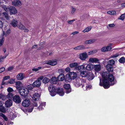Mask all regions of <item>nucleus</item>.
<instances>
[{
    "label": "nucleus",
    "mask_w": 125,
    "mask_h": 125,
    "mask_svg": "<svg viewBox=\"0 0 125 125\" xmlns=\"http://www.w3.org/2000/svg\"><path fill=\"white\" fill-rule=\"evenodd\" d=\"M3 27V24L2 21L0 20V28H2Z\"/></svg>",
    "instance_id": "58"
},
{
    "label": "nucleus",
    "mask_w": 125,
    "mask_h": 125,
    "mask_svg": "<svg viewBox=\"0 0 125 125\" xmlns=\"http://www.w3.org/2000/svg\"><path fill=\"white\" fill-rule=\"evenodd\" d=\"M75 21V20L68 21H67V22L69 24H72L73 23V22Z\"/></svg>",
    "instance_id": "55"
},
{
    "label": "nucleus",
    "mask_w": 125,
    "mask_h": 125,
    "mask_svg": "<svg viewBox=\"0 0 125 125\" xmlns=\"http://www.w3.org/2000/svg\"><path fill=\"white\" fill-rule=\"evenodd\" d=\"M2 7L4 10L6 12L9 11V8L8 6L4 5Z\"/></svg>",
    "instance_id": "40"
},
{
    "label": "nucleus",
    "mask_w": 125,
    "mask_h": 125,
    "mask_svg": "<svg viewBox=\"0 0 125 125\" xmlns=\"http://www.w3.org/2000/svg\"><path fill=\"white\" fill-rule=\"evenodd\" d=\"M115 26V25L114 24H110L108 25L107 26V27L108 29L110 30L114 27Z\"/></svg>",
    "instance_id": "35"
},
{
    "label": "nucleus",
    "mask_w": 125,
    "mask_h": 125,
    "mask_svg": "<svg viewBox=\"0 0 125 125\" xmlns=\"http://www.w3.org/2000/svg\"><path fill=\"white\" fill-rule=\"evenodd\" d=\"M85 69V64L83 63L81 65H78L76 70H78L79 72H81L84 70Z\"/></svg>",
    "instance_id": "14"
},
{
    "label": "nucleus",
    "mask_w": 125,
    "mask_h": 125,
    "mask_svg": "<svg viewBox=\"0 0 125 125\" xmlns=\"http://www.w3.org/2000/svg\"><path fill=\"white\" fill-rule=\"evenodd\" d=\"M10 77L9 76H5L4 77L3 80V81H5L10 79Z\"/></svg>",
    "instance_id": "53"
},
{
    "label": "nucleus",
    "mask_w": 125,
    "mask_h": 125,
    "mask_svg": "<svg viewBox=\"0 0 125 125\" xmlns=\"http://www.w3.org/2000/svg\"><path fill=\"white\" fill-rule=\"evenodd\" d=\"M30 104V101L27 99L24 100L22 103V105L25 107L28 106Z\"/></svg>",
    "instance_id": "16"
},
{
    "label": "nucleus",
    "mask_w": 125,
    "mask_h": 125,
    "mask_svg": "<svg viewBox=\"0 0 125 125\" xmlns=\"http://www.w3.org/2000/svg\"><path fill=\"white\" fill-rule=\"evenodd\" d=\"M97 52V50H91L89 52H88L87 54L88 55H90L92 54H93L96 53Z\"/></svg>",
    "instance_id": "33"
},
{
    "label": "nucleus",
    "mask_w": 125,
    "mask_h": 125,
    "mask_svg": "<svg viewBox=\"0 0 125 125\" xmlns=\"http://www.w3.org/2000/svg\"><path fill=\"white\" fill-rule=\"evenodd\" d=\"M86 77L89 80H92L94 78L93 75L92 73L89 72L87 73Z\"/></svg>",
    "instance_id": "22"
},
{
    "label": "nucleus",
    "mask_w": 125,
    "mask_h": 125,
    "mask_svg": "<svg viewBox=\"0 0 125 125\" xmlns=\"http://www.w3.org/2000/svg\"><path fill=\"white\" fill-rule=\"evenodd\" d=\"M64 88L66 89V92L68 93L71 91V89L70 88V85L69 84H65L64 86Z\"/></svg>",
    "instance_id": "19"
},
{
    "label": "nucleus",
    "mask_w": 125,
    "mask_h": 125,
    "mask_svg": "<svg viewBox=\"0 0 125 125\" xmlns=\"http://www.w3.org/2000/svg\"><path fill=\"white\" fill-rule=\"evenodd\" d=\"M119 55L118 53H116L114 55H112L110 57V58H116L117 57H118L119 56Z\"/></svg>",
    "instance_id": "48"
},
{
    "label": "nucleus",
    "mask_w": 125,
    "mask_h": 125,
    "mask_svg": "<svg viewBox=\"0 0 125 125\" xmlns=\"http://www.w3.org/2000/svg\"><path fill=\"white\" fill-rule=\"evenodd\" d=\"M42 104H40V106L38 107V108L39 110H42L43 109V108L42 107Z\"/></svg>",
    "instance_id": "60"
},
{
    "label": "nucleus",
    "mask_w": 125,
    "mask_h": 125,
    "mask_svg": "<svg viewBox=\"0 0 125 125\" xmlns=\"http://www.w3.org/2000/svg\"><path fill=\"white\" fill-rule=\"evenodd\" d=\"M92 28V27L91 26L88 27L83 30V32L84 33L88 32L91 30Z\"/></svg>",
    "instance_id": "34"
},
{
    "label": "nucleus",
    "mask_w": 125,
    "mask_h": 125,
    "mask_svg": "<svg viewBox=\"0 0 125 125\" xmlns=\"http://www.w3.org/2000/svg\"><path fill=\"white\" fill-rule=\"evenodd\" d=\"M0 111L3 113H5L6 112V110L5 107H0Z\"/></svg>",
    "instance_id": "47"
},
{
    "label": "nucleus",
    "mask_w": 125,
    "mask_h": 125,
    "mask_svg": "<svg viewBox=\"0 0 125 125\" xmlns=\"http://www.w3.org/2000/svg\"><path fill=\"white\" fill-rule=\"evenodd\" d=\"M119 61L121 63H124L125 62V58L124 57H122L120 59Z\"/></svg>",
    "instance_id": "44"
},
{
    "label": "nucleus",
    "mask_w": 125,
    "mask_h": 125,
    "mask_svg": "<svg viewBox=\"0 0 125 125\" xmlns=\"http://www.w3.org/2000/svg\"><path fill=\"white\" fill-rule=\"evenodd\" d=\"M78 57L81 60L85 61L88 58V56L86 52H84L80 54Z\"/></svg>",
    "instance_id": "5"
},
{
    "label": "nucleus",
    "mask_w": 125,
    "mask_h": 125,
    "mask_svg": "<svg viewBox=\"0 0 125 125\" xmlns=\"http://www.w3.org/2000/svg\"><path fill=\"white\" fill-rule=\"evenodd\" d=\"M108 14L111 15H115L116 14V12L114 11H110L107 12Z\"/></svg>",
    "instance_id": "41"
},
{
    "label": "nucleus",
    "mask_w": 125,
    "mask_h": 125,
    "mask_svg": "<svg viewBox=\"0 0 125 125\" xmlns=\"http://www.w3.org/2000/svg\"><path fill=\"white\" fill-rule=\"evenodd\" d=\"M78 33V31H75L72 33V34H73V35H75L76 34H77Z\"/></svg>",
    "instance_id": "63"
},
{
    "label": "nucleus",
    "mask_w": 125,
    "mask_h": 125,
    "mask_svg": "<svg viewBox=\"0 0 125 125\" xmlns=\"http://www.w3.org/2000/svg\"><path fill=\"white\" fill-rule=\"evenodd\" d=\"M13 100L17 103H19L21 101L20 97L18 95H15L13 97Z\"/></svg>",
    "instance_id": "11"
},
{
    "label": "nucleus",
    "mask_w": 125,
    "mask_h": 125,
    "mask_svg": "<svg viewBox=\"0 0 125 125\" xmlns=\"http://www.w3.org/2000/svg\"><path fill=\"white\" fill-rule=\"evenodd\" d=\"M42 80V83L45 84L48 83L50 81V79L46 77H45L44 78L43 77Z\"/></svg>",
    "instance_id": "31"
},
{
    "label": "nucleus",
    "mask_w": 125,
    "mask_h": 125,
    "mask_svg": "<svg viewBox=\"0 0 125 125\" xmlns=\"http://www.w3.org/2000/svg\"><path fill=\"white\" fill-rule=\"evenodd\" d=\"M121 6L123 7H125V3L122 4L121 5Z\"/></svg>",
    "instance_id": "64"
},
{
    "label": "nucleus",
    "mask_w": 125,
    "mask_h": 125,
    "mask_svg": "<svg viewBox=\"0 0 125 125\" xmlns=\"http://www.w3.org/2000/svg\"><path fill=\"white\" fill-rule=\"evenodd\" d=\"M40 97V94L37 93L35 94H33L32 96V98L35 101L38 100Z\"/></svg>",
    "instance_id": "20"
},
{
    "label": "nucleus",
    "mask_w": 125,
    "mask_h": 125,
    "mask_svg": "<svg viewBox=\"0 0 125 125\" xmlns=\"http://www.w3.org/2000/svg\"><path fill=\"white\" fill-rule=\"evenodd\" d=\"M13 96V94L11 93H9L7 95V97L9 99H11Z\"/></svg>",
    "instance_id": "45"
},
{
    "label": "nucleus",
    "mask_w": 125,
    "mask_h": 125,
    "mask_svg": "<svg viewBox=\"0 0 125 125\" xmlns=\"http://www.w3.org/2000/svg\"><path fill=\"white\" fill-rule=\"evenodd\" d=\"M69 77L71 79H75L77 76V74L74 72H72L70 73L69 75H68Z\"/></svg>",
    "instance_id": "18"
},
{
    "label": "nucleus",
    "mask_w": 125,
    "mask_h": 125,
    "mask_svg": "<svg viewBox=\"0 0 125 125\" xmlns=\"http://www.w3.org/2000/svg\"><path fill=\"white\" fill-rule=\"evenodd\" d=\"M7 91L9 93L13 92V89L10 87H9L7 88Z\"/></svg>",
    "instance_id": "54"
},
{
    "label": "nucleus",
    "mask_w": 125,
    "mask_h": 125,
    "mask_svg": "<svg viewBox=\"0 0 125 125\" xmlns=\"http://www.w3.org/2000/svg\"><path fill=\"white\" fill-rule=\"evenodd\" d=\"M85 48L83 45H80L76 47L73 48L75 50H82L84 49Z\"/></svg>",
    "instance_id": "29"
},
{
    "label": "nucleus",
    "mask_w": 125,
    "mask_h": 125,
    "mask_svg": "<svg viewBox=\"0 0 125 125\" xmlns=\"http://www.w3.org/2000/svg\"><path fill=\"white\" fill-rule=\"evenodd\" d=\"M12 104V101L10 99L7 100L5 103V106L7 108L11 107Z\"/></svg>",
    "instance_id": "10"
},
{
    "label": "nucleus",
    "mask_w": 125,
    "mask_h": 125,
    "mask_svg": "<svg viewBox=\"0 0 125 125\" xmlns=\"http://www.w3.org/2000/svg\"><path fill=\"white\" fill-rule=\"evenodd\" d=\"M9 10L11 14H15L17 13V11L14 7L12 6L10 7L9 8Z\"/></svg>",
    "instance_id": "9"
},
{
    "label": "nucleus",
    "mask_w": 125,
    "mask_h": 125,
    "mask_svg": "<svg viewBox=\"0 0 125 125\" xmlns=\"http://www.w3.org/2000/svg\"><path fill=\"white\" fill-rule=\"evenodd\" d=\"M4 81H3V80L2 82L1 83V85H5V84H8V82H5Z\"/></svg>",
    "instance_id": "59"
},
{
    "label": "nucleus",
    "mask_w": 125,
    "mask_h": 125,
    "mask_svg": "<svg viewBox=\"0 0 125 125\" xmlns=\"http://www.w3.org/2000/svg\"><path fill=\"white\" fill-rule=\"evenodd\" d=\"M106 68L107 70L109 72H112L113 70V66L109 64H107L106 65Z\"/></svg>",
    "instance_id": "30"
},
{
    "label": "nucleus",
    "mask_w": 125,
    "mask_h": 125,
    "mask_svg": "<svg viewBox=\"0 0 125 125\" xmlns=\"http://www.w3.org/2000/svg\"><path fill=\"white\" fill-rule=\"evenodd\" d=\"M17 26L20 29L22 30H24L25 32H28L29 31L28 29H26L25 27L22 24H19Z\"/></svg>",
    "instance_id": "17"
},
{
    "label": "nucleus",
    "mask_w": 125,
    "mask_h": 125,
    "mask_svg": "<svg viewBox=\"0 0 125 125\" xmlns=\"http://www.w3.org/2000/svg\"><path fill=\"white\" fill-rule=\"evenodd\" d=\"M2 100H4L6 99L7 98H8L7 97V95L6 96L2 94V96L1 97Z\"/></svg>",
    "instance_id": "50"
},
{
    "label": "nucleus",
    "mask_w": 125,
    "mask_h": 125,
    "mask_svg": "<svg viewBox=\"0 0 125 125\" xmlns=\"http://www.w3.org/2000/svg\"><path fill=\"white\" fill-rule=\"evenodd\" d=\"M65 70L67 72H69L70 71V69L69 67H67L65 69Z\"/></svg>",
    "instance_id": "57"
},
{
    "label": "nucleus",
    "mask_w": 125,
    "mask_h": 125,
    "mask_svg": "<svg viewBox=\"0 0 125 125\" xmlns=\"http://www.w3.org/2000/svg\"><path fill=\"white\" fill-rule=\"evenodd\" d=\"M43 78V76H41L38 78L32 84H29L25 86H23L20 89V92L21 95L25 96L28 94L29 92L32 90L34 87H39L41 85L42 83L41 81Z\"/></svg>",
    "instance_id": "1"
},
{
    "label": "nucleus",
    "mask_w": 125,
    "mask_h": 125,
    "mask_svg": "<svg viewBox=\"0 0 125 125\" xmlns=\"http://www.w3.org/2000/svg\"><path fill=\"white\" fill-rule=\"evenodd\" d=\"M125 13L122 14L118 18V19L122 20H123L125 19Z\"/></svg>",
    "instance_id": "43"
},
{
    "label": "nucleus",
    "mask_w": 125,
    "mask_h": 125,
    "mask_svg": "<svg viewBox=\"0 0 125 125\" xmlns=\"http://www.w3.org/2000/svg\"><path fill=\"white\" fill-rule=\"evenodd\" d=\"M15 80L13 79H10L9 81L8 82V83H9L11 84H13L14 83Z\"/></svg>",
    "instance_id": "49"
},
{
    "label": "nucleus",
    "mask_w": 125,
    "mask_h": 125,
    "mask_svg": "<svg viewBox=\"0 0 125 125\" xmlns=\"http://www.w3.org/2000/svg\"><path fill=\"white\" fill-rule=\"evenodd\" d=\"M16 85L18 87H19L22 85V84L20 81H18L16 83Z\"/></svg>",
    "instance_id": "38"
},
{
    "label": "nucleus",
    "mask_w": 125,
    "mask_h": 125,
    "mask_svg": "<svg viewBox=\"0 0 125 125\" xmlns=\"http://www.w3.org/2000/svg\"><path fill=\"white\" fill-rule=\"evenodd\" d=\"M42 67H39L38 68H34L32 69V70L33 71H35V72L38 71Z\"/></svg>",
    "instance_id": "51"
},
{
    "label": "nucleus",
    "mask_w": 125,
    "mask_h": 125,
    "mask_svg": "<svg viewBox=\"0 0 125 125\" xmlns=\"http://www.w3.org/2000/svg\"><path fill=\"white\" fill-rule=\"evenodd\" d=\"M5 68L3 67H2L0 68V73H1L5 71Z\"/></svg>",
    "instance_id": "56"
},
{
    "label": "nucleus",
    "mask_w": 125,
    "mask_h": 125,
    "mask_svg": "<svg viewBox=\"0 0 125 125\" xmlns=\"http://www.w3.org/2000/svg\"><path fill=\"white\" fill-rule=\"evenodd\" d=\"M2 16L8 20H9V17L7 13L6 12L3 13Z\"/></svg>",
    "instance_id": "37"
},
{
    "label": "nucleus",
    "mask_w": 125,
    "mask_h": 125,
    "mask_svg": "<svg viewBox=\"0 0 125 125\" xmlns=\"http://www.w3.org/2000/svg\"><path fill=\"white\" fill-rule=\"evenodd\" d=\"M58 80L60 81H63L64 79V75L62 74H61L57 77Z\"/></svg>",
    "instance_id": "26"
},
{
    "label": "nucleus",
    "mask_w": 125,
    "mask_h": 125,
    "mask_svg": "<svg viewBox=\"0 0 125 125\" xmlns=\"http://www.w3.org/2000/svg\"><path fill=\"white\" fill-rule=\"evenodd\" d=\"M93 65L90 63L88 64L86 67L85 66V69L87 70L90 71L93 69Z\"/></svg>",
    "instance_id": "24"
},
{
    "label": "nucleus",
    "mask_w": 125,
    "mask_h": 125,
    "mask_svg": "<svg viewBox=\"0 0 125 125\" xmlns=\"http://www.w3.org/2000/svg\"><path fill=\"white\" fill-rule=\"evenodd\" d=\"M94 69L96 72H98L101 70V66L100 64L95 65L94 66Z\"/></svg>",
    "instance_id": "23"
},
{
    "label": "nucleus",
    "mask_w": 125,
    "mask_h": 125,
    "mask_svg": "<svg viewBox=\"0 0 125 125\" xmlns=\"http://www.w3.org/2000/svg\"><path fill=\"white\" fill-rule=\"evenodd\" d=\"M114 76L111 74H109V75L107 77V82L109 83V87H110V84H109L110 81V82H112L114 80Z\"/></svg>",
    "instance_id": "12"
},
{
    "label": "nucleus",
    "mask_w": 125,
    "mask_h": 125,
    "mask_svg": "<svg viewBox=\"0 0 125 125\" xmlns=\"http://www.w3.org/2000/svg\"><path fill=\"white\" fill-rule=\"evenodd\" d=\"M75 85L77 87L81 86L84 90H89L91 88V86L88 85H86L85 81L84 80H77Z\"/></svg>",
    "instance_id": "4"
},
{
    "label": "nucleus",
    "mask_w": 125,
    "mask_h": 125,
    "mask_svg": "<svg viewBox=\"0 0 125 125\" xmlns=\"http://www.w3.org/2000/svg\"><path fill=\"white\" fill-rule=\"evenodd\" d=\"M76 9L75 8H72V10L71 12V14H73L76 11Z\"/></svg>",
    "instance_id": "52"
},
{
    "label": "nucleus",
    "mask_w": 125,
    "mask_h": 125,
    "mask_svg": "<svg viewBox=\"0 0 125 125\" xmlns=\"http://www.w3.org/2000/svg\"><path fill=\"white\" fill-rule=\"evenodd\" d=\"M0 116L2 117L6 121H7L8 120V119L7 117L3 114H1L0 115Z\"/></svg>",
    "instance_id": "46"
},
{
    "label": "nucleus",
    "mask_w": 125,
    "mask_h": 125,
    "mask_svg": "<svg viewBox=\"0 0 125 125\" xmlns=\"http://www.w3.org/2000/svg\"><path fill=\"white\" fill-rule=\"evenodd\" d=\"M13 67H9L8 68V71H10L13 69Z\"/></svg>",
    "instance_id": "61"
},
{
    "label": "nucleus",
    "mask_w": 125,
    "mask_h": 125,
    "mask_svg": "<svg viewBox=\"0 0 125 125\" xmlns=\"http://www.w3.org/2000/svg\"><path fill=\"white\" fill-rule=\"evenodd\" d=\"M115 61L113 60H111L109 61L108 64H109L113 66V65L115 64Z\"/></svg>",
    "instance_id": "42"
},
{
    "label": "nucleus",
    "mask_w": 125,
    "mask_h": 125,
    "mask_svg": "<svg viewBox=\"0 0 125 125\" xmlns=\"http://www.w3.org/2000/svg\"><path fill=\"white\" fill-rule=\"evenodd\" d=\"M5 39L4 37H2L0 39V47L3 44Z\"/></svg>",
    "instance_id": "39"
},
{
    "label": "nucleus",
    "mask_w": 125,
    "mask_h": 125,
    "mask_svg": "<svg viewBox=\"0 0 125 125\" xmlns=\"http://www.w3.org/2000/svg\"><path fill=\"white\" fill-rule=\"evenodd\" d=\"M25 77L24 74L21 73H19L16 76L17 79L19 80H22Z\"/></svg>",
    "instance_id": "15"
},
{
    "label": "nucleus",
    "mask_w": 125,
    "mask_h": 125,
    "mask_svg": "<svg viewBox=\"0 0 125 125\" xmlns=\"http://www.w3.org/2000/svg\"><path fill=\"white\" fill-rule=\"evenodd\" d=\"M88 72L86 71H82L81 72L80 75L83 77H86Z\"/></svg>",
    "instance_id": "32"
},
{
    "label": "nucleus",
    "mask_w": 125,
    "mask_h": 125,
    "mask_svg": "<svg viewBox=\"0 0 125 125\" xmlns=\"http://www.w3.org/2000/svg\"><path fill=\"white\" fill-rule=\"evenodd\" d=\"M57 80L55 77H53L51 79L50 82L52 84H54L57 83Z\"/></svg>",
    "instance_id": "28"
},
{
    "label": "nucleus",
    "mask_w": 125,
    "mask_h": 125,
    "mask_svg": "<svg viewBox=\"0 0 125 125\" xmlns=\"http://www.w3.org/2000/svg\"><path fill=\"white\" fill-rule=\"evenodd\" d=\"M11 30L10 29L7 30L6 31V33H5V32H3L2 35L3 36L5 35V36H7L9 35L11 32Z\"/></svg>",
    "instance_id": "36"
},
{
    "label": "nucleus",
    "mask_w": 125,
    "mask_h": 125,
    "mask_svg": "<svg viewBox=\"0 0 125 125\" xmlns=\"http://www.w3.org/2000/svg\"><path fill=\"white\" fill-rule=\"evenodd\" d=\"M10 24L11 26L15 27L18 26V22L16 20H13L11 21Z\"/></svg>",
    "instance_id": "21"
},
{
    "label": "nucleus",
    "mask_w": 125,
    "mask_h": 125,
    "mask_svg": "<svg viewBox=\"0 0 125 125\" xmlns=\"http://www.w3.org/2000/svg\"><path fill=\"white\" fill-rule=\"evenodd\" d=\"M57 60L55 59L49 60L45 62V64H49L52 66H54L57 64Z\"/></svg>",
    "instance_id": "8"
},
{
    "label": "nucleus",
    "mask_w": 125,
    "mask_h": 125,
    "mask_svg": "<svg viewBox=\"0 0 125 125\" xmlns=\"http://www.w3.org/2000/svg\"><path fill=\"white\" fill-rule=\"evenodd\" d=\"M109 74V73L108 72H104L102 73V76L103 78V83L100 82V85L101 86H103L105 88H108L109 87V83L107 82V77L108 76Z\"/></svg>",
    "instance_id": "3"
},
{
    "label": "nucleus",
    "mask_w": 125,
    "mask_h": 125,
    "mask_svg": "<svg viewBox=\"0 0 125 125\" xmlns=\"http://www.w3.org/2000/svg\"><path fill=\"white\" fill-rule=\"evenodd\" d=\"M48 89L49 92H51V95L52 96L55 95L57 93L60 96H63L64 94L62 88L55 89L53 85H50L48 87Z\"/></svg>",
    "instance_id": "2"
},
{
    "label": "nucleus",
    "mask_w": 125,
    "mask_h": 125,
    "mask_svg": "<svg viewBox=\"0 0 125 125\" xmlns=\"http://www.w3.org/2000/svg\"><path fill=\"white\" fill-rule=\"evenodd\" d=\"M98 59L96 58L91 57L89 59L88 62L93 63L98 62Z\"/></svg>",
    "instance_id": "25"
},
{
    "label": "nucleus",
    "mask_w": 125,
    "mask_h": 125,
    "mask_svg": "<svg viewBox=\"0 0 125 125\" xmlns=\"http://www.w3.org/2000/svg\"><path fill=\"white\" fill-rule=\"evenodd\" d=\"M3 104V103L2 101H0V107H2V105Z\"/></svg>",
    "instance_id": "62"
},
{
    "label": "nucleus",
    "mask_w": 125,
    "mask_h": 125,
    "mask_svg": "<svg viewBox=\"0 0 125 125\" xmlns=\"http://www.w3.org/2000/svg\"><path fill=\"white\" fill-rule=\"evenodd\" d=\"M78 65V63L76 62H73L69 64L70 67L71 68H74L75 70H77Z\"/></svg>",
    "instance_id": "13"
},
{
    "label": "nucleus",
    "mask_w": 125,
    "mask_h": 125,
    "mask_svg": "<svg viewBox=\"0 0 125 125\" xmlns=\"http://www.w3.org/2000/svg\"><path fill=\"white\" fill-rule=\"evenodd\" d=\"M96 41L95 39H92L86 40L85 41L84 43L86 44H91L94 42Z\"/></svg>",
    "instance_id": "27"
},
{
    "label": "nucleus",
    "mask_w": 125,
    "mask_h": 125,
    "mask_svg": "<svg viewBox=\"0 0 125 125\" xmlns=\"http://www.w3.org/2000/svg\"><path fill=\"white\" fill-rule=\"evenodd\" d=\"M12 5L14 6L19 7L22 5L21 1L19 0H14L12 1Z\"/></svg>",
    "instance_id": "7"
},
{
    "label": "nucleus",
    "mask_w": 125,
    "mask_h": 125,
    "mask_svg": "<svg viewBox=\"0 0 125 125\" xmlns=\"http://www.w3.org/2000/svg\"><path fill=\"white\" fill-rule=\"evenodd\" d=\"M112 44H110L107 46L102 47L101 49V51L103 52H104L109 51L112 49Z\"/></svg>",
    "instance_id": "6"
}]
</instances>
